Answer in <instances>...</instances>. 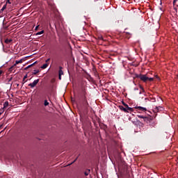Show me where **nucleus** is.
<instances>
[{
    "instance_id": "obj_22",
    "label": "nucleus",
    "mask_w": 178,
    "mask_h": 178,
    "mask_svg": "<svg viewBox=\"0 0 178 178\" xmlns=\"http://www.w3.org/2000/svg\"><path fill=\"white\" fill-rule=\"evenodd\" d=\"M154 79H157V80H161L158 75H155Z\"/></svg>"
},
{
    "instance_id": "obj_9",
    "label": "nucleus",
    "mask_w": 178,
    "mask_h": 178,
    "mask_svg": "<svg viewBox=\"0 0 178 178\" xmlns=\"http://www.w3.org/2000/svg\"><path fill=\"white\" fill-rule=\"evenodd\" d=\"M49 63H45L42 66H41V69H47L49 66Z\"/></svg>"
},
{
    "instance_id": "obj_19",
    "label": "nucleus",
    "mask_w": 178,
    "mask_h": 178,
    "mask_svg": "<svg viewBox=\"0 0 178 178\" xmlns=\"http://www.w3.org/2000/svg\"><path fill=\"white\" fill-rule=\"evenodd\" d=\"M5 9H6V4L3 6L1 10L3 11Z\"/></svg>"
},
{
    "instance_id": "obj_20",
    "label": "nucleus",
    "mask_w": 178,
    "mask_h": 178,
    "mask_svg": "<svg viewBox=\"0 0 178 178\" xmlns=\"http://www.w3.org/2000/svg\"><path fill=\"white\" fill-rule=\"evenodd\" d=\"M34 65H35V63H34L33 64H31V65H29V66L27 67V68L29 69V67H31L32 66H34Z\"/></svg>"
},
{
    "instance_id": "obj_12",
    "label": "nucleus",
    "mask_w": 178,
    "mask_h": 178,
    "mask_svg": "<svg viewBox=\"0 0 178 178\" xmlns=\"http://www.w3.org/2000/svg\"><path fill=\"white\" fill-rule=\"evenodd\" d=\"M99 40H102V41H106V39L104 38V37L102 36H99Z\"/></svg>"
},
{
    "instance_id": "obj_6",
    "label": "nucleus",
    "mask_w": 178,
    "mask_h": 178,
    "mask_svg": "<svg viewBox=\"0 0 178 178\" xmlns=\"http://www.w3.org/2000/svg\"><path fill=\"white\" fill-rule=\"evenodd\" d=\"M119 108L120 111H123V112H125V113H129V111H127V107H124L123 106H120Z\"/></svg>"
},
{
    "instance_id": "obj_24",
    "label": "nucleus",
    "mask_w": 178,
    "mask_h": 178,
    "mask_svg": "<svg viewBox=\"0 0 178 178\" xmlns=\"http://www.w3.org/2000/svg\"><path fill=\"white\" fill-rule=\"evenodd\" d=\"M40 27V25H38L36 27H35V31H37V30H38V28Z\"/></svg>"
},
{
    "instance_id": "obj_25",
    "label": "nucleus",
    "mask_w": 178,
    "mask_h": 178,
    "mask_svg": "<svg viewBox=\"0 0 178 178\" xmlns=\"http://www.w3.org/2000/svg\"><path fill=\"white\" fill-rule=\"evenodd\" d=\"M51 60V58H48L47 60H46V63H48V62H49Z\"/></svg>"
},
{
    "instance_id": "obj_4",
    "label": "nucleus",
    "mask_w": 178,
    "mask_h": 178,
    "mask_svg": "<svg viewBox=\"0 0 178 178\" xmlns=\"http://www.w3.org/2000/svg\"><path fill=\"white\" fill-rule=\"evenodd\" d=\"M40 81V79L35 80L33 83H29V86L31 87V88H34L37 84H38V82Z\"/></svg>"
},
{
    "instance_id": "obj_13",
    "label": "nucleus",
    "mask_w": 178,
    "mask_h": 178,
    "mask_svg": "<svg viewBox=\"0 0 178 178\" xmlns=\"http://www.w3.org/2000/svg\"><path fill=\"white\" fill-rule=\"evenodd\" d=\"M41 34H44V31H40V32H38V33H36V35H41Z\"/></svg>"
},
{
    "instance_id": "obj_10",
    "label": "nucleus",
    "mask_w": 178,
    "mask_h": 178,
    "mask_svg": "<svg viewBox=\"0 0 178 178\" xmlns=\"http://www.w3.org/2000/svg\"><path fill=\"white\" fill-rule=\"evenodd\" d=\"M62 74H63V71L60 70L59 71V79L60 80L62 79Z\"/></svg>"
},
{
    "instance_id": "obj_29",
    "label": "nucleus",
    "mask_w": 178,
    "mask_h": 178,
    "mask_svg": "<svg viewBox=\"0 0 178 178\" xmlns=\"http://www.w3.org/2000/svg\"><path fill=\"white\" fill-rule=\"evenodd\" d=\"M27 77V75H26L24 77V80H26V78Z\"/></svg>"
},
{
    "instance_id": "obj_3",
    "label": "nucleus",
    "mask_w": 178,
    "mask_h": 178,
    "mask_svg": "<svg viewBox=\"0 0 178 178\" xmlns=\"http://www.w3.org/2000/svg\"><path fill=\"white\" fill-rule=\"evenodd\" d=\"M135 109H136V112H138V113H144L147 111V108L145 107L136 106Z\"/></svg>"
},
{
    "instance_id": "obj_14",
    "label": "nucleus",
    "mask_w": 178,
    "mask_h": 178,
    "mask_svg": "<svg viewBox=\"0 0 178 178\" xmlns=\"http://www.w3.org/2000/svg\"><path fill=\"white\" fill-rule=\"evenodd\" d=\"M44 106H48V105H49V102H48L47 100H45L44 103Z\"/></svg>"
},
{
    "instance_id": "obj_28",
    "label": "nucleus",
    "mask_w": 178,
    "mask_h": 178,
    "mask_svg": "<svg viewBox=\"0 0 178 178\" xmlns=\"http://www.w3.org/2000/svg\"><path fill=\"white\" fill-rule=\"evenodd\" d=\"M177 0H174V1H173V3H174V5H176V2H177Z\"/></svg>"
},
{
    "instance_id": "obj_21",
    "label": "nucleus",
    "mask_w": 178,
    "mask_h": 178,
    "mask_svg": "<svg viewBox=\"0 0 178 178\" xmlns=\"http://www.w3.org/2000/svg\"><path fill=\"white\" fill-rule=\"evenodd\" d=\"M3 74V71L2 70H0V77Z\"/></svg>"
},
{
    "instance_id": "obj_18",
    "label": "nucleus",
    "mask_w": 178,
    "mask_h": 178,
    "mask_svg": "<svg viewBox=\"0 0 178 178\" xmlns=\"http://www.w3.org/2000/svg\"><path fill=\"white\" fill-rule=\"evenodd\" d=\"M89 173H90V170H88V171L85 172V175L86 176H88Z\"/></svg>"
},
{
    "instance_id": "obj_27",
    "label": "nucleus",
    "mask_w": 178,
    "mask_h": 178,
    "mask_svg": "<svg viewBox=\"0 0 178 178\" xmlns=\"http://www.w3.org/2000/svg\"><path fill=\"white\" fill-rule=\"evenodd\" d=\"M107 38H108V40H111V38H112V36L108 35V36H107Z\"/></svg>"
},
{
    "instance_id": "obj_15",
    "label": "nucleus",
    "mask_w": 178,
    "mask_h": 178,
    "mask_svg": "<svg viewBox=\"0 0 178 178\" xmlns=\"http://www.w3.org/2000/svg\"><path fill=\"white\" fill-rule=\"evenodd\" d=\"M15 65H13L11 67L9 68V72H13V69H15Z\"/></svg>"
},
{
    "instance_id": "obj_2",
    "label": "nucleus",
    "mask_w": 178,
    "mask_h": 178,
    "mask_svg": "<svg viewBox=\"0 0 178 178\" xmlns=\"http://www.w3.org/2000/svg\"><path fill=\"white\" fill-rule=\"evenodd\" d=\"M137 116L139 119H143V122H145V123H151V117H145L141 115H138Z\"/></svg>"
},
{
    "instance_id": "obj_26",
    "label": "nucleus",
    "mask_w": 178,
    "mask_h": 178,
    "mask_svg": "<svg viewBox=\"0 0 178 178\" xmlns=\"http://www.w3.org/2000/svg\"><path fill=\"white\" fill-rule=\"evenodd\" d=\"M10 3V0H6V4Z\"/></svg>"
},
{
    "instance_id": "obj_5",
    "label": "nucleus",
    "mask_w": 178,
    "mask_h": 178,
    "mask_svg": "<svg viewBox=\"0 0 178 178\" xmlns=\"http://www.w3.org/2000/svg\"><path fill=\"white\" fill-rule=\"evenodd\" d=\"M26 60V58H22L19 60H16L15 63L14 64V66H16L17 65H19V63H23Z\"/></svg>"
},
{
    "instance_id": "obj_11",
    "label": "nucleus",
    "mask_w": 178,
    "mask_h": 178,
    "mask_svg": "<svg viewBox=\"0 0 178 178\" xmlns=\"http://www.w3.org/2000/svg\"><path fill=\"white\" fill-rule=\"evenodd\" d=\"M5 42H6V44H10V42H12V40H10V39H6V40H5Z\"/></svg>"
},
{
    "instance_id": "obj_16",
    "label": "nucleus",
    "mask_w": 178,
    "mask_h": 178,
    "mask_svg": "<svg viewBox=\"0 0 178 178\" xmlns=\"http://www.w3.org/2000/svg\"><path fill=\"white\" fill-rule=\"evenodd\" d=\"M40 72L38 70H35L33 72V74H38V73Z\"/></svg>"
},
{
    "instance_id": "obj_30",
    "label": "nucleus",
    "mask_w": 178,
    "mask_h": 178,
    "mask_svg": "<svg viewBox=\"0 0 178 178\" xmlns=\"http://www.w3.org/2000/svg\"><path fill=\"white\" fill-rule=\"evenodd\" d=\"M140 88L142 89V90H143V88L140 86Z\"/></svg>"
},
{
    "instance_id": "obj_8",
    "label": "nucleus",
    "mask_w": 178,
    "mask_h": 178,
    "mask_svg": "<svg viewBox=\"0 0 178 178\" xmlns=\"http://www.w3.org/2000/svg\"><path fill=\"white\" fill-rule=\"evenodd\" d=\"M9 106V102H5L3 104V109H5L6 108H8Z\"/></svg>"
},
{
    "instance_id": "obj_17",
    "label": "nucleus",
    "mask_w": 178,
    "mask_h": 178,
    "mask_svg": "<svg viewBox=\"0 0 178 178\" xmlns=\"http://www.w3.org/2000/svg\"><path fill=\"white\" fill-rule=\"evenodd\" d=\"M3 112H5V110L3 108H1L0 109V116H1V115H2V113H3Z\"/></svg>"
},
{
    "instance_id": "obj_7",
    "label": "nucleus",
    "mask_w": 178,
    "mask_h": 178,
    "mask_svg": "<svg viewBox=\"0 0 178 178\" xmlns=\"http://www.w3.org/2000/svg\"><path fill=\"white\" fill-rule=\"evenodd\" d=\"M134 109H135V108H131V107H127V111H128V112H134Z\"/></svg>"
},
{
    "instance_id": "obj_23",
    "label": "nucleus",
    "mask_w": 178,
    "mask_h": 178,
    "mask_svg": "<svg viewBox=\"0 0 178 178\" xmlns=\"http://www.w3.org/2000/svg\"><path fill=\"white\" fill-rule=\"evenodd\" d=\"M123 105L124 106H125V108H127L129 106V105H127V104H125L124 102H123Z\"/></svg>"
},
{
    "instance_id": "obj_1",
    "label": "nucleus",
    "mask_w": 178,
    "mask_h": 178,
    "mask_svg": "<svg viewBox=\"0 0 178 178\" xmlns=\"http://www.w3.org/2000/svg\"><path fill=\"white\" fill-rule=\"evenodd\" d=\"M136 78L140 79V80H141L144 83H146V81H154V79L148 77L147 74H137Z\"/></svg>"
}]
</instances>
